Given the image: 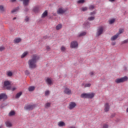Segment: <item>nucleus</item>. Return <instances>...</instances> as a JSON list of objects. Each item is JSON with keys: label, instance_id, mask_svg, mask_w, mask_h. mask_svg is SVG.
<instances>
[{"label": "nucleus", "instance_id": "nucleus-15", "mask_svg": "<svg viewBox=\"0 0 128 128\" xmlns=\"http://www.w3.org/2000/svg\"><path fill=\"white\" fill-rule=\"evenodd\" d=\"M46 82L48 86H52V80H50V78H48Z\"/></svg>", "mask_w": 128, "mask_h": 128}, {"label": "nucleus", "instance_id": "nucleus-49", "mask_svg": "<svg viewBox=\"0 0 128 128\" xmlns=\"http://www.w3.org/2000/svg\"><path fill=\"white\" fill-rule=\"evenodd\" d=\"M114 116H116V114H112L110 116L111 118H114Z\"/></svg>", "mask_w": 128, "mask_h": 128}, {"label": "nucleus", "instance_id": "nucleus-35", "mask_svg": "<svg viewBox=\"0 0 128 128\" xmlns=\"http://www.w3.org/2000/svg\"><path fill=\"white\" fill-rule=\"evenodd\" d=\"M82 12H86V10H88V7L82 8Z\"/></svg>", "mask_w": 128, "mask_h": 128}, {"label": "nucleus", "instance_id": "nucleus-26", "mask_svg": "<svg viewBox=\"0 0 128 128\" xmlns=\"http://www.w3.org/2000/svg\"><path fill=\"white\" fill-rule=\"evenodd\" d=\"M36 88L34 86H30L28 88V91L29 92H32L33 90H34V89Z\"/></svg>", "mask_w": 128, "mask_h": 128}, {"label": "nucleus", "instance_id": "nucleus-24", "mask_svg": "<svg viewBox=\"0 0 128 128\" xmlns=\"http://www.w3.org/2000/svg\"><path fill=\"white\" fill-rule=\"evenodd\" d=\"M46 16H48V10L44 11L42 14V18H46Z\"/></svg>", "mask_w": 128, "mask_h": 128}, {"label": "nucleus", "instance_id": "nucleus-21", "mask_svg": "<svg viewBox=\"0 0 128 128\" xmlns=\"http://www.w3.org/2000/svg\"><path fill=\"white\" fill-rule=\"evenodd\" d=\"M82 98H88V93H84L80 95Z\"/></svg>", "mask_w": 128, "mask_h": 128}, {"label": "nucleus", "instance_id": "nucleus-7", "mask_svg": "<svg viewBox=\"0 0 128 128\" xmlns=\"http://www.w3.org/2000/svg\"><path fill=\"white\" fill-rule=\"evenodd\" d=\"M76 106V104L74 102H71L69 104V110H72Z\"/></svg>", "mask_w": 128, "mask_h": 128}, {"label": "nucleus", "instance_id": "nucleus-2", "mask_svg": "<svg viewBox=\"0 0 128 128\" xmlns=\"http://www.w3.org/2000/svg\"><path fill=\"white\" fill-rule=\"evenodd\" d=\"M128 76H124V77L116 79L115 80V82H116V84H120L122 82H128Z\"/></svg>", "mask_w": 128, "mask_h": 128}, {"label": "nucleus", "instance_id": "nucleus-16", "mask_svg": "<svg viewBox=\"0 0 128 128\" xmlns=\"http://www.w3.org/2000/svg\"><path fill=\"white\" fill-rule=\"evenodd\" d=\"M58 126H66V123H64V122L61 121V122H58Z\"/></svg>", "mask_w": 128, "mask_h": 128}, {"label": "nucleus", "instance_id": "nucleus-28", "mask_svg": "<svg viewBox=\"0 0 128 128\" xmlns=\"http://www.w3.org/2000/svg\"><path fill=\"white\" fill-rule=\"evenodd\" d=\"M28 52H26L23 53V54L21 56V58H26V56H28Z\"/></svg>", "mask_w": 128, "mask_h": 128}, {"label": "nucleus", "instance_id": "nucleus-9", "mask_svg": "<svg viewBox=\"0 0 128 128\" xmlns=\"http://www.w3.org/2000/svg\"><path fill=\"white\" fill-rule=\"evenodd\" d=\"M78 46V42L76 41H73L71 42V48H76Z\"/></svg>", "mask_w": 128, "mask_h": 128}, {"label": "nucleus", "instance_id": "nucleus-52", "mask_svg": "<svg viewBox=\"0 0 128 128\" xmlns=\"http://www.w3.org/2000/svg\"><path fill=\"white\" fill-rule=\"evenodd\" d=\"M124 70H125V72H126V70H128V68H126V66L124 67Z\"/></svg>", "mask_w": 128, "mask_h": 128}, {"label": "nucleus", "instance_id": "nucleus-5", "mask_svg": "<svg viewBox=\"0 0 128 128\" xmlns=\"http://www.w3.org/2000/svg\"><path fill=\"white\" fill-rule=\"evenodd\" d=\"M102 32H104V28H102V27L99 28L97 32H96L97 36H100V34H102Z\"/></svg>", "mask_w": 128, "mask_h": 128}, {"label": "nucleus", "instance_id": "nucleus-23", "mask_svg": "<svg viewBox=\"0 0 128 128\" xmlns=\"http://www.w3.org/2000/svg\"><path fill=\"white\" fill-rule=\"evenodd\" d=\"M6 126L8 128H10L12 125V123H10V122L7 121L6 122Z\"/></svg>", "mask_w": 128, "mask_h": 128}, {"label": "nucleus", "instance_id": "nucleus-37", "mask_svg": "<svg viewBox=\"0 0 128 128\" xmlns=\"http://www.w3.org/2000/svg\"><path fill=\"white\" fill-rule=\"evenodd\" d=\"M84 0H79L78 1V4H84Z\"/></svg>", "mask_w": 128, "mask_h": 128}, {"label": "nucleus", "instance_id": "nucleus-18", "mask_svg": "<svg viewBox=\"0 0 128 128\" xmlns=\"http://www.w3.org/2000/svg\"><path fill=\"white\" fill-rule=\"evenodd\" d=\"M14 44H18L22 42V39L20 38H17L14 40Z\"/></svg>", "mask_w": 128, "mask_h": 128}, {"label": "nucleus", "instance_id": "nucleus-44", "mask_svg": "<svg viewBox=\"0 0 128 128\" xmlns=\"http://www.w3.org/2000/svg\"><path fill=\"white\" fill-rule=\"evenodd\" d=\"M103 128H108V124H104L103 125Z\"/></svg>", "mask_w": 128, "mask_h": 128}, {"label": "nucleus", "instance_id": "nucleus-60", "mask_svg": "<svg viewBox=\"0 0 128 128\" xmlns=\"http://www.w3.org/2000/svg\"><path fill=\"white\" fill-rule=\"evenodd\" d=\"M126 112H128V108H126Z\"/></svg>", "mask_w": 128, "mask_h": 128}, {"label": "nucleus", "instance_id": "nucleus-43", "mask_svg": "<svg viewBox=\"0 0 128 128\" xmlns=\"http://www.w3.org/2000/svg\"><path fill=\"white\" fill-rule=\"evenodd\" d=\"M66 50V47L64 46H62L61 47V52H64Z\"/></svg>", "mask_w": 128, "mask_h": 128}, {"label": "nucleus", "instance_id": "nucleus-27", "mask_svg": "<svg viewBox=\"0 0 128 128\" xmlns=\"http://www.w3.org/2000/svg\"><path fill=\"white\" fill-rule=\"evenodd\" d=\"M62 28V24H58V25H57V26H56V30H60V28Z\"/></svg>", "mask_w": 128, "mask_h": 128}, {"label": "nucleus", "instance_id": "nucleus-29", "mask_svg": "<svg viewBox=\"0 0 128 128\" xmlns=\"http://www.w3.org/2000/svg\"><path fill=\"white\" fill-rule=\"evenodd\" d=\"M86 32H82L78 34V36L80 38V36H86Z\"/></svg>", "mask_w": 128, "mask_h": 128}, {"label": "nucleus", "instance_id": "nucleus-1", "mask_svg": "<svg viewBox=\"0 0 128 128\" xmlns=\"http://www.w3.org/2000/svg\"><path fill=\"white\" fill-rule=\"evenodd\" d=\"M40 60V56L36 55H33L31 60L28 62L29 68L32 70L36 68V62Z\"/></svg>", "mask_w": 128, "mask_h": 128}, {"label": "nucleus", "instance_id": "nucleus-6", "mask_svg": "<svg viewBox=\"0 0 128 128\" xmlns=\"http://www.w3.org/2000/svg\"><path fill=\"white\" fill-rule=\"evenodd\" d=\"M66 12V10H64L62 8H60L57 11V14H64Z\"/></svg>", "mask_w": 128, "mask_h": 128}, {"label": "nucleus", "instance_id": "nucleus-46", "mask_svg": "<svg viewBox=\"0 0 128 128\" xmlns=\"http://www.w3.org/2000/svg\"><path fill=\"white\" fill-rule=\"evenodd\" d=\"M124 32V29H120L119 30V34H122Z\"/></svg>", "mask_w": 128, "mask_h": 128}, {"label": "nucleus", "instance_id": "nucleus-34", "mask_svg": "<svg viewBox=\"0 0 128 128\" xmlns=\"http://www.w3.org/2000/svg\"><path fill=\"white\" fill-rule=\"evenodd\" d=\"M6 50V48L4 46H0V52H2Z\"/></svg>", "mask_w": 128, "mask_h": 128}, {"label": "nucleus", "instance_id": "nucleus-19", "mask_svg": "<svg viewBox=\"0 0 128 128\" xmlns=\"http://www.w3.org/2000/svg\"><path fill=\"white\" fill-rule=\"evenodd\" d=\"M94 96V93L88 94V98H92Z\"/></svg>", "mask_w": 128, "mask_h": 128}, {"label": "nucleus", "instance_id": "nucleus-45", "mask_svg": "<svg viewBox=\"0 0 128 128\" xmlns=\"http://www.w3.org/2000/svg\"><path fill=\"white\" fill-rule=\"evenodd\" d=\"M128 39L124 40L122 42V44H128Z\"/></svg>", "mask_w": 128, "mask_h": 128}, {"label": "nucleus", "instance_id": "nucleus-8", "mask_svg": "<svg viewBox=\"0 0 128 128\" xmlns=\"http://www.w3.org/2000/svg\"><path fill=\"white\" fill-rule=\"evenodd\" d=\"M8 100V96L6 94L4 93H2L0 94V100Z\"/></svg>", "mask_w": 128, "mask_h": 128}, {"label": "nucleus", "instance_id": "nucleus-61", "mask_svg": "<svg viewBox=\"0 0 128 128\" xmlns=\"http://www.w3.org/2000/svg\"><path fill=\"white\" fill-rule=\"evenodd\" d=\"M0 128H2V127L0 126Z\"/></svg>", "mask_w": 128, "mask_h": 128}, {"label": "nucleus", "instance_id": "nucleus-59", "mask_svg": "<svg viewBox=\"0 0 128 128\" xmlns=\"http://www.w3.org/2000/svg\"><path fill=\"white\" fill-rule=\"evenodd\" d=\"M116 122H120V119H117Z\"/></svg>", "mask_w": 128, "mask_h": 128}, {"label": "nucleus", "instance_id": "nucleus-22", "mask_svg": "<svg viewBox=\"0 0 128 128\" xmlns=\"http://www.w3.org/2000/svg\"><path fill=\"white\" fill-rule=\"evenodd\" d=\"M118 38V34H116L111 38V40H116Z\"/></svg>", "mask_w": 128, "mask_h": 128}, {"label": "nucleus", "instance_id": "nucleus-13", "mask_svg": "<svg viewBox=\"0 0 128 128\" xmlns=\"http://www.w3.org/2000/svg\"><path fill=\"white\" fill-rule=\"evenodd\" d=\"M34 12H40V6H36L33 8Z\"/></svg>", "mask_w": 128, "mask_h": 128}, {"label": "nucleus", "instance_id": "nucleus-10", "mask_svg": "<svg viewBox=\"0 0 128 128\" xmlns=\"http://www.w3.org/2000/svg\"><path fill=\"white\" fill-rule=\"evenodd\" d=\"M64 94H66L70 95V94H72V90H70V88H66L64 90Z\"/></svg>", "mask_w": 128, "mask_h": 128}, {"label": "nucleus", "instance_id": "nucleus-30", "mask_svg": "<svg viewBox=\"0 0 128 128\" xmlns=\"http://www.w3.org/2000/svg\"><path fill=\"white\" fill-rule=\"evenodd\" d=\"M51 104H52V103H50V102H47L45 104V108H50Z\"/></svg>", "mask_w": 128, "mask_h": 128}, {"label": "nucleus", "instance_id": "nucleus-55", "mask_svg": "<svg viewBox=\"0 0 128 128\" xmlns=\"http://www.w3.org/2000/svg\"><path fill=\"white\" fill-rule=\"evenodd\" d=\"M16 90V88H12V92H14V90Z\"/></svg>", "mask_w": 128, "mask_h": 128}, {"label": "nucleus", "instance_id": "nucleus-20", "mask_svg": "<svg viewBox=\"0 0 128 128\" xmlns=\"http://www.w3.org/2000/svg\"><path fill=\"white\" fill-rule=\"evenodd\" d=\"M22 92H20L17 93L16 96V98H17V99L20 98V96H22Z\"/></svg>", "mask_w": 128, "mask_h": 128}, {"label": "nucleus", "instance_id": "nucleus-25", "mask_svg": "<svg viewBox=\"0 0 128 128\" xmlns=\"http://www.w3.org/2000/svg\"><path fill=\"white\" fill-rule=\"evenodd\" d=\"M16 114V112L14 111H11L8 114L9 116H12Z\"/></svg>", "mask_w": 128, "mask_h": 128}, {"label": "nucleus", "instance_id": "nucleus-38", "mask_svg": "<svg viewBox=\"0 0 128 128\" xmlns=\"http://www.w3.org/2000/svg\"><path fill=\"white\" fill-rule=\"evenodd\" d=\"M90 86H92V84H85L84 87L85 88H90Z\"/></svg>", "mask_w": 128, "mask_h": 128}, {"label": "nucleus", "instance_id": "nucleus-17", "mask_svg": "<svg viewBox=\"0 0 128 128\" xmlns=\"http://www.w3.org/2000/svg\"><path fill=\"white\" fill-rule=\"evenodd\" d=\"M20 10V6H18L14 8L13 10L11 11L12 14H14V12H18V10Z\"/></svg>", "mask_w": 128, "mask_h": 128}, {"label": "nucleus", "instance_id": "nucleus-36", "mask_svg": "<svg viewBox=\"0 0 128 128\" xmlns=\"http://www.w3.org/2000/svg\"><path fill=\"white\" fill-rule=\"evenodd\" d=\"M30 20V18H28V16H26L25 18H24V21L26 22H28Z\"/></svg>", "mask_w": 128, "mask_h": 128}, {"label": "nucleus", "instance_id": "nucleus-54", "mask_svg": "<svg viewBox=\"0 0 128 128\" xmlns=\"http://www.w3.org/2000/svg\"><path fill=\"white\" fill-rule=\"evenodd\" d=\"M112 46H116V42H113L112 44Z\"/></svg>", "mask_w": 128, "mask_h": 128}, {"label": "nucleus", "instance_id": "nucleus-51", "mask_svg": "<svg viewBox=\"0 0 128 128\" xmlns=\"http://www.w3.org/2000/svg\"><path fill=\"white\" fill-rule=\"evenodd\" d=\"M10 2H16V0H10Z\"/></svg>", "mask_w": 128, "mask_h": 128}, {"label": "nucleus", "instance_id": "nucleus-47", "mask_svg": "<svg viewBox=\"0 0 128 128\" xmlns=\"http://www.w3.org/2000/svg\"><path fill=\"white\" fill-rule=\"evenodd\" d=\"M48 94H50V91H46L45 92V96H48Z\"/></svg>", "mask_w": 128, "mask_h": 128}, {"label": "nucleus", "instance_id": "nucleus-58", "mask_svg": "<svg viewBox=\"0 0 128 128\" xmlns=\"http://www.w3.org/2000/svg\"><path fill=\"white\" fill-rule=\"evenodd\" d=\"M16 20V17H14L13 18V20Z\"/></svg>", "mask_w": 128, "mask_h": 128}, {"label": "nucleus", "instance_id": "nucleus-4", "mask_svg": "<svg viewBox=\"0 0 128 128\" xmlns=\"http://www.w3.org/2000/svg\"><path fill=\"white\" fill-rule=\"evenodd\" d=\"M36 108V105H28L24 107V110H32Z\"/></svg>", "mask_w": 128, "mask_h": 128}, {"label": "nucleus", "instance_id": "nucleus-3", "mask_svg": "<svg viewBox=\"0 0 128 128\" xmlns=\"http://www.w3.org/2000/svg\"><path fill=\"white\" fill-rule=\"evenodd\" d=\"M3 88H6V90H10V88H12L10 82L8 80L4 81V82Z\"/></svg>", "mask_w": 128, "mask_h": 128}, {"label": "nucleus", "instance_id": "nucleus-12", "mask_svg": "<svg viewBox=\"0 0 128 128\" xmlns=\"http://www.w3.org/2000/svg\"><path fill=\"white\" fill-rule=\"evenodd\" d=\"M24 6H28L30 4V0H22Z\"/></svg>", "mask_w": 128, "mask_h": 128}, {"label": "nucleus", "instance_id": "nucleus-40", "mask_svg": "<svg viewBox=\"0 0 128 128\" xmlns=\"http://www.w3.org/2000/svg\"><path fill=\"white\" fill-rule=\"evenodd\" d=\"M0 10H1V12H4V6H0Z\"/></svg>", "mask_w": 128, "mask_h": 128}, {"label": "nucleus", "instance_id": "nucleus-41", "mask_svg": "<svg viewBox=\"0 0 128 128\" xmlns=\"http://www.w3.org/2000/svg\"><path fill=\"white\" fill-rule=\"evenodd\" d=\"M96 14V11H93L92 12H90V16H94V14Z\"/></svg>", "mask_w": 128, "mask_h": 128}, {"label": "nucleus", "instance_id": "nucleus-57", "mask_svg": "<svg viewBox=\"0 0 128 128\" xmlns=\"http://www.w3.org/2000/svg\"><path fill=\"white\" fill-rule=\"evenodd\" d=\"M44 40H46V38H48V36H44Z\"/></svg>", "mask_w": 128, "mask_h": 128}, {"label": "nucleus", "instance_id": "nucleus-14", "mask_svg": "<svg viewBox=\"0 0 128 128\" xmlns=\"http://www.w3.org/2000/svg\"><path fill=\"white\" fill-rule=\"evenodd\" d=\"M90 23L88 22H86L84 24V26L86 28H90Z\"/></svg>", "mask_w": 128, "mask_h": 128}, {"label": "nucleus", "instance_id": "nucleus-32", "mask_svg": "<svg viewBox=\"0 0 128 128\" xmlns=\"http://www.w3.org/2000/svg\"><path fill=\"white\" fill-rule=\"evenodd\" d=\"M94 16H90V17H88V20H90V21H92V20H94Z\"/></svg>", "mask_w": 128, "mask_h": 128}, {"label": "nucleus", "instance_id": "nucleus-42", "mask_svg": "<svg viewBox=\"0 0 128 128\" xmlns=\"http://www.w3.org/2000/svg\"><path fill=\"white\" fill-rule=\"evenodd\" d=\"M25 74H26V76H28V74H30V71H28V70H26V71H25Z\"/></svg>", "mask_w": 128, "mask_h": 128}, {"label": "nucleus", "instance_id": "nucleus-39", "mask_svg": "<svg viewBox=\"0 0 128 128\" xmlns=\"http://www.w3.org/2000/svg\"><path fill=\"white\" fill-rule=\"evenodd\" d=\"M94 6L92 5H90V6H89V10H94Z\"/></svg>", "mask_w": 128, "mask_h": 128}, {"label": "nucleus", "instance_id": "nucleus-31", "mask_svg": "<svg viewBox=\"0 0 128 128\" xmlns=\"http://www.w3.org/2000/svg\"><path fill=\"white\" fill-rule=\"evenodd\" d=\"M116 22V19L113 18V19L110 20L109 21V24H114V22Z\"/></svg>", "mask_w": 128, "mask_h": 128}, {"label": "nucleus", "instance_id": "nucleus-33", "mask_svg": "<svg viewBox=\"0 0 128 128\" xmlns=\"http://www.w3.org/2000/svg\"><path fill=\"white\" fill-rule=\"evenodd\" d=\"M7 76H12V72L8 71V72H7Z\"/></svg>", "mask_w": 128, "mask_h": 128}, {"label": "nucleus", "instance_id": "nucleus-11", "mask_svg": "<svg viewBox=\"0 0 128 128\" xmlns=\"http://www.w3.org/2000/svg\"><path fill=\"white\" fill-rule=\"evenodd\" d=\"M104 110L106 112H108L110 110V104L108 103L105 104Z\"/></svg>", "mask_w": 128, "mask_h": 128}, {"label": "nucleus", "instance_id": "nucleus-50", "mask_svg": "<svg viewBox=\"0 0 128 128\" xmlns=\"http://www.w3.org/2000/svg\"><path fill=\"white\" fill-rule=\"evenodd\" d=\"M46 50H50V46H46Z\"/></svg>", "mask_w": 128, "mask_h": 128}, {"label": "nucleus", "instance_id": "nucleus-53", "mask_svg": "<svg viewBox=\"0 0 128 128\" xmlns=\"http://www.w3.org/2000/svg\"><path fill=\"white\" fill-rule=\"evenodd\" d=\"M90 76H94V72H90Z\"/></svg>", "mask_w": 128, "mask_h": 128}, {"label": "nucleus", "instance_id": "nucleus-48", "mask_svg": "<svg viewBox=\"0 0 128 128\" xmlns=\"http://www.w3.org/2000/svg\"><path fill=\"white\" fill-rule=\"evenodd\" d=\"M24 12H28V8H25L24 10Z\"/></svg>", "mask_w": 128, "mask_h": 128}, {"label": "nucleus", "instance_id": "nucleus-56", "mask_svg": "<svg viewBox=\"0 0 128 128\" xmlns=\"http://www.w3.org/2000/svg\"><path fill=\"white\" fill-rule=\"evenodd\" d=\"M116 0H109V2H114Z\"/></svg>", "mask_w": 128, "mask_h": 128}]
</instances>
